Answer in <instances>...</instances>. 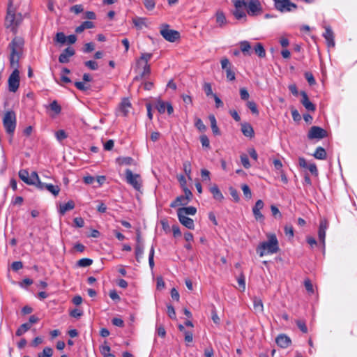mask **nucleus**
<instances>
[{
  "label": "nucleus",
  "instance_id": "nucleus-1",
  "mask_svg": "<svg viewBox=\"0 0 357 357\" xmlns=\"http://www.w3.org/2000/svg\"><path fill=\"white\" fill-rule=\"evenodd\" d=\"M268 240L259 244L257 248V252L259 257H264L268 255H273L279 250V243L278 238L274 234L267 235Z\"/></svg>",
  "mask_w": 357,
  "mask_h": 357
},
{
  "label": "nucleus",
  "instance_id": "nucleus-2",
  "mask_svg": "<svg viewBox=\"0 0 357 357\" xmlns=\"http://www.w3.org/2000/svg\"><path fill=\"white\" fill-rule=\"evenodd\" d=\"M3 125L6 132L13 137L17 125L16 114L13 111H7L5 113L3 119Z\"/></svg>",
  "mask_w": 357,
  "mask_h": 357
},
{
  "label": "nucleus",
  "instance_id": "nucleus-3",
  "mask_svg": "<svg viewBox=\"0 0 357 357\" xmlns=\"http://www.w3.org/2000/svg\"><path fill=\"white\" fill-rule=\"evenodd\" d=\"M126 181L137 191H141L142 188V179L139 174H133L130 169L125 172Z\"/></svg>",
  "mask_w": 357,
  "mask_h": 357
},
{
  "label": "nucleus",
  "instance_id": "nucleus-4",
  "mask_svg": "<svg viewBox=\"0 0 357 357\" xmlns=\"http://www.w3.org/2000/svg\"><path fill=\"white\" fill-rule=\"evenodd\" d=\"M10 6L8 8V13L6 17V25L8 28H10L12 31H14L22 21V16L20 14L16 15L14 11L10 10Z\"/></svg>",
  "mask_w": 357,
  "mask_h": 357
},
{
  "label": "nucleus",
  "instance_id": "nucleus-5",
  "mask_svg": "<svg viewBox=\"0 0 357 357\" xmlns=\"http://www.w3.org/2000/svg\"><path fill=\"white\" fill-rule=\"evenodd\" d=\"M160 33L166 40L172 43L176 41L180 37L179 32L170 29L169 26L167 24L161 26Z\"/></svg>",
  "mask_w": 357,
  "mask_h": 357
},
{
  "label": "nucleus",
  "instance_id": "nucleus-6",
  "mask_svg": "<svg viewBox=\"0 0 357 357\" xmlns=\"http://www.w3.org/2000/svg\"><path fill=\"white\" fill-rule=\"evenodd\" d=\"M275 8L281 13H287L295 10L297 5L290 0H278L274 2Z\"/></svg>",
  "mask_w": 357,
  "mask_h": 357
},
{
  "label": "nucleus",
  "instance_id": "nucleus-7",
  "mask_svg": "<svg viewBox=\"0 0 357 357\" xmlns=\"http://www.w3.org/2000/svg\"><path fill=\"white\" fill-rule=\"evenodd\" d=\"M245 8L250 16H256L262 13V6L259 0H247Z\"/></svg>",
  "mask_w": 357,
  "mask_h": 357
},
{
  "label": "nucleus",
  "instance_id": "nucleus-8",
  "mask_svg": "<svg viewBox=\"0 0 357 357\" xmlns=\"http://www.w3.org/2000/svg\"><path fill=\"white\" fill-rule=\"evenodd\" d=\"M8 90L10 92H16L20 86V72L15 69L8 77Z\"/></svg>",
  "mask_w": 357,
  "mask_h": 357
},
{
  "label": "nucleus",
  "instance_id": "nucleus-9",
  "mask_svg": "<svg viewBox=\"0 0 357 357\" xmlns=\"http://www.w3.org/2000/svg\"><path fill=\"white\" fill-rule=\"evenodd\" d=\"M327 137V132L326 130L319 127V126H312L310 128L307 137L310 139H321Z\"/></svg>",
  "mask_w": 357,
  "mask_h": 357
},
{
  "label": "nucleus",
  "instance_id": "nucleus-10",
  "mask_svg": "<svg viewBox=\"0 0 357 357\" xmlns=\"http://www.w3.org/2000/svg\"><path fill=\"white\" fill-rule=\"evenodd\" d=\"M23 45L24 40L22 38L18 37L14 38L9 45L11 49V53L20 54Z\"/></svg>",
  "mask_w": 357,
  "mask_h": 357
},
{
  "label": "nucleus",
  "instance_id": "nucleus-11",
  "mask_svg": "<svg viewBox=\"0 0 357 357\" xmlns=\"http://www.w3.org/2000/svg\"><path fill=\"white\" fill-rule=\"evenodd\" d=\"M37 188L40 190H47L54 196H57L60 192V188L51 183L38 182Z\"/></svg>",
  "mask_w": 357,
  "mask_h": 357
},
{
  "label": "nucleus",
  "instance_id": "nucleus-12",
  "mask_svg": "<svg viewBox=\"0 0 357 357\" xmlns=\"http://www.w3.org/2000/svg\"><path fill=\"white\" fill-rule=\"evenodd\" d=\"M328 227V222L326 219H321L319 222V227L318 231V236L319 240L322 242L323 245H325L326 231Z\"/></svg>",
  "mask_w": 357,
  "mask_h": 357
},
{
  "label": "nucleus",
  "instance_id": "nucleus-13",
  "mask_svg": "<svg viewBox=\"0 0 357 357\" xmlns=\"http://www.w3.org/2000/svg\"><path fill=\"white\" fill-rule=\"evenodd\" d=\"M264 204L262 200L259 199L256 202L252 208L253 215L257 220H263L264 217L261 213V210L264 208Z\"/></svg>",
  "mask_w": 357,
  "mask_h": 357
},
{
  "label": "nucleus",
  "instance_id": "nucleus-14",
  "mask_svg": "<svg viewBox=\"0 0 357 357\" xmlns=\"http://www.w3.org/2000/svg\"><path fill=\"white\" fill-rule=\"evenodd\" d=\"M301 95L302 96L301 102L305 107V108L310 112H314L316 109L315 105L309 100L307 93L305 91H301Z\"/></svg>",
  "mask_w": 357,
  "mask_h": 357
},
{
  "label": "nucleus",
  "instance_id": "nucleus-15",
  "mask_svg": "<svg viewBox=\"0 0 357 357\" xmlns=\"http://www.w3.org/2000/svg\"><path fill=\"white\" fill-rule=\"evenodd\" d=\"M156 108L160 114L165 113L166 109L169 114H172L174 112L173 107L169 102H165L162 100H159L157 102Z\"/></svg>",
  "mask_w": 357,
  "mask_h": 357
},
{
  "label": "nucleus",
  "instance_id": "nucleus-16",
  "mask_svg": "<svg viewBox=\"0 0 357 357\" xmlns=\"http://www.w3.org/2000/svg\"><path fill=\"white\" fill-rule=\"evenodd\" d=\"M75 54V50L72 47L66 48L59 55V61L61 63H66L69 61V58Z\"/></svg>",
  "mask_w": 357,
  "mask_h": 357
},
{
  "label": "nucleus",
  "instance_id": "nucleus-17",
  "mask_svg": "<svg viewBox=\"0 0 357 357\" xmlns=\"http://www.w3.org/2000/svg\"><path fill=\"white\" fill-rule=\"evenodd\" d=\"M323 36L327 42V45L329 47H333L335 46L334 34L330 26L325 28V32Z\"/></svg>",
  "mask_w": 357,
  "mask_h": 357
},
{
  "label": "nucleus",
  "instance_id": "nucleus-18",
  "mask_svg": "<svg viewBox=\"0 0 357 357\" xmlns=\"http://www.w3.org/2000/svg\"><path fill=\"white\" fill-rule=\"evenodd\" d=\"M277 344L282 348H287L291 343V339L284 334H280L276 337Z\"/></svg>",
  "mask_w": 357,
  "mask_h": 357
},
{
  "label": "nucleus",
  "instance_id": "nucleus-19",
  "mask_svg": "<svg viewBox=\"0 0 357 357\" xmlns=\"http://www.w3.org/2000/svg\"><path fill=\"white\" fill-rule=\"evenodd\" d=\"M179 222L185 227L189 229H194L195 224L194 221L192 218H188V216L177 214Z\"/></svg>",
  "mask_w": 357,
  "mask_h": 357
},
{
  "label": "nucleus",
  "instance_id": "nucleus-20",
  "mask_svg": "<svg viewBox=\"0 0 357 357\" xmlns=\"http://www.w3.org/2000/svg\"><path fill=\"white\" fill-rule=\"evenodd\" d=\"M131 108V103L128 99H123L119 106V112L123 116H126Z\"/></svg>",
  "mask_w": 357,
  "mask_h": 357
},
{
  "label": "nucleus",
  "instance_id": "nucleus-21",
  "mask_svg": "<svg viewBox=\"0 0 357 357\" xmlns=\"http://www.w3.org/2000/svg\"><path fill=\"white\" fill-rule=\"evenodd\" d=\"M197 212V209L194 206L182 207L177 210V214H181L187 216L188 215H194Z\"/></svg>",
  "mask_w": 357,
  "mask_h": 357
},
{
  "label": "nucleus",
  "instance_id": "nucleus-22",
  "mask_svg": "<svg viewBox=\"0 0 357 357\" xmlns=\"http://www.w3.org/2000/svg\"><path fill=\"white\" fill-rule=\"evenodd\" d=\"M99 349L103 357H115L114 354L110 353V347L107 344L106 341H105L104 343L100 346Z\"/></svg>",
  "mask_w": 357,
  "mask_h": 357
},
{
  "label": "nucleus",
  "instance_id": "nucleus-23",
  "mask_svg": "<svg viewBox=\"0 0 357 357\" xmlns=\"http://www.w3.org/2000/svg\"><path fill=\"white\" fill-rule=\"evenodd\" d=\"M135 258L137 262H140L141 259L143 257L144 255V245L143 243H136L135 249Z\"/></svg>",
  "mask_w": 357,
  "mask_h": 357
},
{
  "label": "nucleus",
  "instance_id": "nucleus-24",
  "mask_svg": "<svg viewBox=\"0 0 357 357\" xmlns=\"http://www.w3.org/2000/svg\"><path fill=\"white\" fill-rule=\"evenodd\" d=\"M240 48L241 52L245 56H250L252 54L251 45L247 40H243L240 43Z\"/></svg>",
  "mask_w": 357,
  "mask_h": 357
},
{
  "label": "nucleus",
  "instance_id": "nucleus-25",
  "mask_svg": "<svg viewBox=\"0 0 357 357\" xmlns=\"http://www.w3.org/2000/svg\"><path fill=\"white\" fill-rule=\"evenodd\" d=\"M216 22L220 27L227 24L226 17L222 10H218L215 13Z\"/></svg>",
  "mask_w": 357,
  "mask_h": 357
},
{
  "label": "nucleus",
  "instance_id": "nucleus-26",
  "mask_svg": "<svg viewBox=\"0 0 357 357\" xmlns=\"http://www.w3.org/2000/svg\"><path fill=\"white\" fill-rule=\"evenodd\" d=\"M93 27H94L93 22H92L91 21H85V22H82L79 26H78L75 29V32L77 33H80L85 29H92Z\"/></svg>",
  "mask_w": 357,
  "mask_h": 357
},
{
  "label": "nucleus",
  "instance_id": "nucleus-27",
  "mask_svg": "<svg viewBox=\"0 0 357 357\" xmlns=\"http://www.w3.org/2000/svg\"><path fill=\"white\" fill-rule=\"evenodd\" d=\"M241 131L243 134L249 137L254 136V130L249 123H243L241 125Z\"/></svg>",
  "mask_w": 357,
  "mask_h": 357
},
{
  "label": "nucleus",
  "instance_id": "nucleus-28",
  "mask_svg": "<svg viewBox=\"0 0 357 357\" xmlns=\"http://www.w3.org/2000/svg\"><path fill=\"white\" fill-rule=\"evenodd\" d=\"M210 192L213 195V197L215 199L218 201H222L224 199L222 193L220 192L216 185L210 188Z\"/></svg>",
  "mask_w": 357,
  "mask_h": 357
},
{
  "label": "nucleus",
  "instance_id": "nucleus-29",
  "mask_svg": "<svg viewBox=\"0 0 357 357\" xmlns=\"http://www.w3.org/2000/svg\"><path fill=\"white\" fill-rule=\"evenodd\" d=\"M75 208V203L73 201H68L67 203L60 205L59 213L64 215L66 211L73 210Z\"/></svg>",
  "mask_w": 357,
  "mask_h": 357
},
{
  "label": "nucleus",
  "instance_id": "nucleus-30",
  "mask_svg": "<svg viewBox=\"0 0 357 357\" xmlns=\"http://www.w3.org/2000/svg\"><path fill=\"white\" fill-rule=\"evenodd\" d=\"M253 307L254 310L257 313H261L264 311V305L261 298L255 297L253 298Z\"/></svg>",
  "mask_w": 357,
  "mask_h": 357
},
{
  "label": "nucleus",
  "instance_id": "nucleus-31",
  "mask_svg": "<svg viewBox=\"0 0 357 357\" xmlns=\"http://www.w3.org/2000/svg\"><path fill=\"white\" fill-rule=\"evenodd\" d=\"M19 177L28 185L33 184V182L31 181L29 172L26 169H21L19 172Z\"/></svg>",
  "mask_w": 357,
  "mask_h": 357
},
{
  "label": "nucleus",
  "instance_id": "nucleus-32",
  "mask_svg": "<svg viewBox=\"0 0 357 357\" xmlns=\"http://www.w3.org/2000/svg\"><path fill=\"white\" fill-rule=\"evenodd\" d=\"M19 59H20V54L10 53V58H9L10 64V67L14 68V70L18 69Z\"/></svg>",
  "mask_w": 357,
  "mask_h": 357
},
{
  "label": "nucleus",
  "instance_id": "nucleus-33",
  "mask_svg": "<svg viewBox=\"0 0 357 357\" xmlns=\"http://www.w3.org/2000/svg\"><path fill=\"white\" fill-rule=\"evenodd\" d=\"M146 19L144 17H136L132 19V23L138 29H142L144 26H146Z\"/></svg>",
  "mask_w": 357,
  "mask_h": 357
},
{
  "label": "nucleus",
  "instance_id": "nucleus-34",
  "mask_svg": "<svg viewBox=\"0 0 357 357\" xmlns=\"http://www.w3.org/2000/svg\"><path fill=\"white\" fill-rule=\"evenodd\" d=\"M187 204H188V202H186V200L185 199L183 196L181 195V196L177 197L176 198V199L170 204V207L175 208L180 205L185 206Z\"/></svg>",
  "mask_w": 357,
  "mask_h": 357
},
{
  "label": "nucleus",
  "instance_id": "nucleus-35",
  "mask_svg": "<svg viewBox=\"0 0 357 357\" xmlns=\"http://www.w3.org/2000/svg\"><path fill=\"white\" fill-rule=\"evenodd\" d=\"M208 118L211 122V126L213 134L215 135H220V132L217 126V122L215 116L213 115H210Z\"/></svg>",
  "mask_w": 357,
  "mask_h": 357
},
{
  "label": "nucleus",
  "instance_id": "nucleus-36",
  "mask_svg": "<svg viewBox=\"0 0 357 357\" xmlns=\"http://www.w3.org/2000/svg\"><path fill=\"white\" fill-rule=\"evenodd\" d=\"M313 155L317 159L324 160L326 158V152L324 148L319 146L317 148Z\"/></svg>",
  "mask_w": 357,
  "mask_h": 357
},
{
  "label": "nucleus",
  "instance_id": "nucleus-37",
  "mask_svg": "<svg viewBox=\"0 0 357 357\" xmlns=\"http://www.w3.org/2000/svg\"><path fill=\"white\" fill-rule=\"evenodd\" d=\"M254 50L256 54L260 58H264L266 56V51L261 43H258L254 47Z\"/></svg>",
  "mask_w": 357,
  "mask_h": 357
},
{
  "label": "nucleus",
  "instance_id": "nucleus-38",
  "mask_svg": "<svg viewBox=\"0 0 357 357\" xmlns=\"http://www.w3.org/2000/svg\"><path fill=\"white\" fill-rule=\"evenodd\" d=\"M233 15L237 20H246V14L243 8H235V10L233 12Z\"/></svg>",
  "mask_w": 357,
  "mask_h": 357
},
{
  "label": "nucleus",
  "instance_id": "nucleus-39",
  "mask_svg": "<svg viewBox=\"0 0 357 357\" xmlns=\"http://www.w3.org/2000/svg\"><path fill=\"white\" fill-rule=\"evenodd\" d=\"M30 328V324L24 323L18 328V329L16 331V335L21 336L26 331H28Z\"/></svg>",
  "mask_w": 357,
  "mask_h": 357
},
{
  "label": "nucleus",
  "instance_id": "nucleus-40",
  "mask_svg": "<svg viewBox=\"0 0 357 357\" xmlns=\"http://www.w3.org/2000/svg\"><path fill=\"white\" fill-rule=\"evenodd\" d=\"M93 264V260L89 258H83L77 261L79 267H88Z\"/></svg>",
  "mask_w": 357,
  "mask_h": 357
},
{
  "label": "nucleus",
  "instance_id": "nucleus-41",
  "mask_svg": "<svg viewBox=\"0 0 357 357\" xmlns=\"http://www.w3.org/2000/svg\"><path fill=\"white\" fill-rule=\"evenodd\" d=\"M49 107L52 111H53L56 114H59L61 111V106L58 104L56 100L52 101L50 105H49Z\"/></svg>",
  "mask_w": 357,
  "mask_h": 357
},
{
  "label": "nucleus",
  "instance_id": "nucleus-42",
  "mask_svg": "<svg viewBox=\"0 0 357 357\" xmlns=\"http://www.w3.org/2000/svg\"><path fill=\"white\" fill-rule=\"evenodd\" d=\"M53 354V350L50 347H45L43 349L42 353L38 354V357H52Z\"/></svg>",
  "mask_w": 357,
  "mask_h": 357
},
{
  "label": "nucleus",
  "instance_id": "nucleus-43",
  "mask_svg": "<svg viewBox=\"0 0 357 357\" xmlns=\"http://www.w3.org/2000/svg\"><path fill=\"white\" fill-rule=\"evenodd\" d=\"M183 171L189 179H191V164L189 161H185L183 164Z\"/></svg>",
  "mask_w": 357,
  "mask_h": 357
},
{
  "label": "nucleus",
  "instance_id": "nucleus-44",
  "mask_svg": "<svg viewBox=\"0 0 357 357\" xmlns=\"http://www.w3.org/2000/svg\"><path fill=\"white\" fill-rule=\"evenodd\" d=\"M154 253H155L154 247L152 245L150 249L149 256V266H150L151 269H153L154 267V265H155L154 260H153Z\"/></svg>",
  "mask_w": 357,
  "mask_h": 357
},
{
  "label": "nucleus",
  "instance_id": "nucleus-45",
  "mask_svg": "<svg viewBox=\"0 0 357 357\" xmlns=\"http://www.w3.org/2000/svg\"><path fill=\"white\" fill-rule=\"evenodd\" d=\"M241 189L243 190V195L247 199H251L252 197V192L249 188V186L247 184H243L241 186Z\"/></svg>",
  "mask_w": 357,
  "mask_h": 357
},
{
  "label": "nucleus",
  "instance_id": "nucleus-46",
  "mask_svg": "<svg viewBox=\"0 0 357 357\" xmlns=\"http://www.w3.org/2000/svg\"><path fill=\"white\" fill-rule=\"evenodd\" d=\"M247 107L251 110V112L258 115L259 114V110L257 109V106L256 103L254 101H248L247 102Z\"/></svg>",
  "mask_w": 357,
  "mask_h": 357
},
{
  "label": "nucleus",
  "instance_id": "nucleus-47",
  "mask_svg": "<svg viewBox=\"0 0 357 357\" xmlns=\"http://www.w3.org/2000/svg\"><path fill=\"white\" fill-rule=\"evenodd\" d=\"M144 5L148 10H152L155 6V0H144Z\"/></svg>",
  "mask_w": 357,
  "mask_h": 357
},
{
  "label": "nucleus",
  "instance_id": "nucleus-48",
  "mask_svg": "<svg viewBox=\"0 0 357 357\" xmlns=\"http://www.w3.org/2000/svg\"><path fill=\"white\" fill-rule=\"evenodd\" d=\"M55 136L57 140L59 142L65 139L68 137L67 134L63 130H59L56 131L55 133Z\"/></svg>",
  "mask_w": 357,
  "mask_h": 357
},
{
  "label": "nucleus",
  "instance_id": "nucleus-49",
  "mask_svg": "<svg viewBox=\"0 0 357 357\" xmlns=\"http://www.w3.org/2000/svg\"><path fill=\"white\" fill-rule=\"evenodd\" d=\"M29 176L31 181L33 182V185H36V187L38 186V182H41L36 172H32Z\"/></svg>",
  "mask_w": 357,
  "mask_h": 357
},
{
  "label": "nucleus",
  "instance_id": "nucleus-50",
  "mask_svg": "<svg viewBox=\"0 0 357 357\" xmlns=\"http://www.w3.org/2000/svg\"><path fill=\"white\" fill-rule=\"evenodd\" d=\"M85 66L88 67L89 69L95 70H97L98 68V65L96 61H88L84 63Z\"/></svg>",
  "mask_w": 357,
  "mask_h": 357
},
{
  "label": "nucleus",
  "instance_id": "nucleus-51",
  "mask_svg": "<svg viewBox=\"0 0 357 357\" xmlns=\"http://www.w3.org/2000/svg\"><path fill=\"white\" fill-rule=\"evenodd\" d=\"M226 75H227V79L229 81H234L236 79L235 73L231 70V67H229V68H227Z\"/></svg>",
  "mask_w": 357,
  "mask_h": 357
},
{
  "label": "nucleus",
  "instance_id": "nucleus-52",
  "mask_svg": "<svg viewBox=\"0 0 357 357\" xmlns=\"http://www.w3.org/2000/svg\"><path fill=\"white\" fill-rule=\"evenodd\" d=\"M204 91L207 96H213L212 87L210 83H205L203 86Z\"/></svg>",
  "mask_w": 357,
  "mask_h": 357
},
{
  "label": "nucleus",
  "instance_id": "nucleus-53",
  "mask_svg": "<svg viewBox=\"0 0 357 357\" xmlns=\"http://www.w3.org/2000/svg\"><path fill=\"white\" fill-rule=\"evenodd\" d=\"M56 40L59 43L63 44L66 41V36L63 32L57 33L56 35Z\"/></svg>",
  "mask_w": 357,
  "mask_h": 357
},
{
  "label": "nucleus",
  "instance_id": "nucleus-54",
  "mask_svg": "<svg viewBox=\"0 0 357 357\" xmlns=\"http://www.w3.org/2000/svg\"><path fill=\"white\" fill-rule=\"evenodd\" d=\"M241 161L245 168L248 169L250 167L249 159L246 155H241Z\"/></svg>",
  "mask_w": 357,
  "mask_h": 357
},
{
  "label": "nucleus",
  "instance_id": "nucleus-55",
  "mask_svg": "<svg viewBox=\"0 0 357 357\" xmlns=\"http://www.w3.org/2000/svg\"><path fill=\"white\" fill-rule=\"evenodd\" d=\"M296 323L297 326L303 333H306L307 332V328L306 326L305 323L303 321L297 320Z\"/></svg>",
  "mask_w": 357,
  "mask_h": 357
},
{
  "label": "nucleus",
  "instance_id": "nucleus-56",
  "mask_svg": "<svg viewBox=\"0 0 357 357\" xmlns=\"http://www.w3.org/2000/svg\"><path fill=\"white\" fill-rule=\"evenodd\" d=\"M284 233L289 238H293V236L294 235L293 227L291 225H285Z\"/></svg>",
  "mask_w": 357,
  "mask_h": 357
},
{
  "label": "nucleus",
  "instance_id": "nucleus-57",
  "mask_svg": "<svg viewBox=\"0 0 357 357\" xmlns=\"http://www.w3.org/2000/svg\"><path fill=\"white\" fill-rule=\"evenodd\" d=\"M70 10L71 12H73L75 14H79L84 10V8H83L82 5L77 4V5H75L73 6H72Z\"/></svg>",
  "mask_w": 357,
  "mask_h": 357
},
{
  "label": "nucleus",
  "instance_id": "nucleus-58",
  "mask_svg": "<svg viewBox=\"0 0 357 357\" xmlns=\"http://www.w3.org/2000/svg\"><path fill=\"white\" fill-rule=\"evenodd\" d=\"M200 142L203 147L208 148L210 146V142L208 137L205 135L200 137Z\"/></svg>",
  "mask_w": 357,
  "mask_h": 357
},
{
  "label": "nucleus",
  "instance_id": "nucleus-59",
  "mask_svg": "<svg viewBox=\"0 0 357 357\" xmlns=\"http://www.w3.org/2000/svg\"><path fill=\"white\" fill-rule=\"evenodd\" d=\"M240 96L241 98L243 100H246L249 98L250 95L248 90L245 88L240 89Z\"/></svg>",
  "mask_w": 357,
  "mask_h": 357
},
{
  "label": "nucleus",
  "instance_id": "nucleus-60",
  "mask_svg": "<svg viewBox=\"0 0 357 357\" xmlns=\"http://www.w3.org/2000/svg\"><path fill=\"white\" fill-rule=\"evenodd\" d=\"M305 77L310 85H313L315 84V79L311 73H305Z\"/></svg>",
  "mask_w": 357,
  "mask_h": 357
},
{
  "label": "nucleus",
  "instance_id": "nucleus-61",
  "mask_svg": "<svg viewBox=\"0 0 357 357\" xmlns=\"http://www.w3.org/2000/svg\"><path fill=\"white\" fill-rule=\"evenodd\" d=\"M201 176L202 178V181H210V172L206 169H202L201 170Z\"/></svg>",
  "mask_w": 357,
  "mask_h": 357
},
{
  "label": "nucleus",
  "instance_id": "nucleus-62",
  "mask_svg": "<svg viewBox=\"0 0 357 357\" xmlns=\"http://www.w3.org/2000/svg\"><path fill=\"white\" fill-rule=\"evenodd\" d=\"M95 49V45L93 43H88L84 45L83 51L84 52L88 53L93 51Z\"/></svg>",
  "mask_w": 357,
  "mask_h": 357
},
{
  "label": "nucleus",
  "instance_id": "nucleus-63",
  "mask_svg": "<svg viewBox=\"0 0 357 357\" xmlns=\"http://www.w3.org/2000/svg\"><path fill=\"white\" fill-rule=\"evenodd\" d=\"M156 333H157L158 335L161 337H165L166 335L165 329L162 325L157 326Z\"/></svg>",
  "mask_w": 357,
  "mask_h": 357
},
{
  "label": "nucleus",
  "instance_id": "nucleus-64",
  "mask_svg": "<svg viewBox=\"0 0 357 357\" xmlns=\"http://www.w3.org/2000/svg\"><path fill=\"white\" fill-rule=\"evenodd\" d=\"M83 314V312L80 309H74L70 312V315L73 317L79 318Z\"/></svg>",
  "mask_w": 357,
  "mask_h": 357
}]
</instances>
